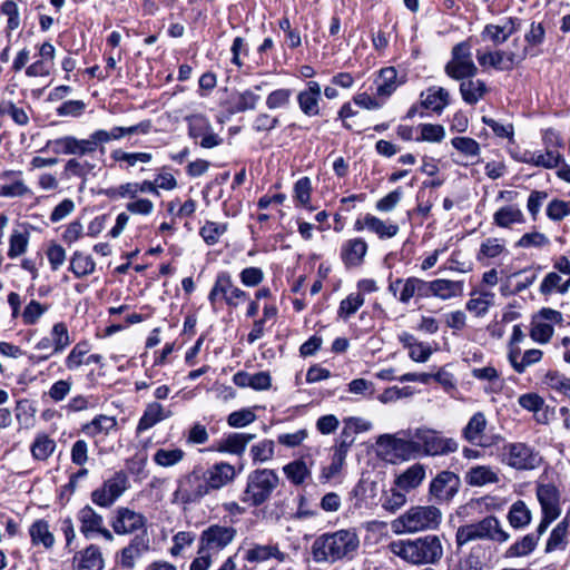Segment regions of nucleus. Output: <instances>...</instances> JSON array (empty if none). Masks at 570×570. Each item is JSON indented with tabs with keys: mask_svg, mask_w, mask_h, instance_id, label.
Here are the masks:
<instances>
[{
	"mask_svg": "<svg viewBox=\"0 0 570 570\" xmlns=\"http://www.w3.org/2000/svg\"><path fill=\"white\" fill-rule=\"evenodd\" d=\"M360 538L354 529H341L318 535L311 546V554L316 563L334 564L351 560L357 553Z\"/></svg>",
	"mask_w": 570,
	"mask_h": 570,
	"instance_id": "1",
	"label": "nucleus"
},
{
	"mask_svg": "<svg viewBox=\"0 0 570 570\" xmlns=\"http://www.w3.org/2000/svg\"><path fill=\"white\" fill-rule=\"evenodd\" d=\"M390 550L407 563L416 566L436 564L444 554L442 538L436 534L393 541Z\"/></svg>",
	"mask_w": 570,
	"mask_h": 570,
	"instance_id": "2",
	"label": "nucleus"
},
{
	"mask_svg": "<svg viewBox=\"0 0 570 570\" xmlns=\"http://www.w3.org/2000/svg\"><path fill=\"white\" fill-rule=\"evenodd\" d=\"M442 520V512L434 505H416L406 510L391 522L394 533H415L436 529Z\"/></svg>",
	"mask_w": 570,
	"mask_h": 570,
	"instance_id": "3",
	"label": "nucleus"
},
{
	"mask_svg": "<svg viewBox=\"0 0 570 570\" xmlns=\"http://www.w3.org/2000/svg\"><path fill=\"white\" fill-rule=\"evenodd\" d=\"M278 484L279 478L274 470L256 469L247 475L240 501L248 507L257 508L271 499Z\"/></svg>",
	"mask_w": 570,
	"mask_h": 570,
	"instance_id": "4",
	"label": "nucleus"
},
{
	"mask_svg": "<svg viewBox=\"0 0 570 570\" xmlns=\"http://www.w3.org/2000/svg\"><path fill=\"white\" fill-rule=\"evenodd\" d=\"M509 538V533L503 530L499 519L493 515L460 525L455 533V542L459 548L478 540L505 542Z\"/></svg>",
	"mask_w": 570,
	"mask_h": 570,
	"instance_id": "5",
	"label": "nucleus"
},
{
	"mask_svg": "<svg viewBox=\"0 0 570 570\" xmlns=\"http://www.w3.org/2000/svg\"><path fill=\"white\" fill-rule=\"evenodd\" d=\"M208 494L209 491L206 484L204 468L196 465L191 471L177 480V488L173 493V501L181 504L198 503Z\"/></svg>",
	"mask_w": 570,
	"mask_h": 570,
	"instance_id": "6",
	"label": "nucleus"
},
{
	"mask_svg": "<svg viewBox=\"0 0 570 570\" xmlns=\"http://www.w3.org/2000/svg\"><path fill=\"white\" fill-rule=\"evenodd\" d=\"M502 462L512 469L529 471L541 465L542 456L527 443L512 442L502 448Z\"/></svg>",
	"mask_w": 570,
	"mask_h": 570,
	"instance_id": "7",
	"label": "nucleus"
},
{
	"mask_svg": "<svg viewBox=\"0 0 570 570\" xmlns=\"http://www.w3.org/2000/svg\"><path fill=\"white\" fill-rule=\"evenodd\" d=\"M472 47L469 41L456 43L451 51V59L446 62L444 71L454 80L473 78L478 73V67L472 59Z\"/></svg>",
	"mask_w": 570,
	"mask_h": 570,
	"instance_id": "8",
	"label": "nucleus"
},
{
	"mask_svg": "<svg viewBox=\"0 0 570 570\" xmlns=\"http://www.w3.org/2000/svg\"><path fill=\"white\" fill-rule=\"evenodd\" d=\"M413 439L419 443V453L422 451L425 455H446L459 449L455 439L441 436L429 429H416L413 432Z\"/></svg>",
	"mask_w": 570,
	"mask_h": 570,
	"instance_id": "9",
	"label": "nucleus"
},
{
	"mask_svg": "<svg viewBox=\"0 0 570 570\" xmlns=\"http://www.w3.org/2000/svg\"><path fill=\"white\" fill-rule=\"evenodd\" d=\"M410 440H405L383 434L377 439V444L383 449V454L390 462L406 461L419 454V443L413 439V433L410 434Z\"/></svg>",
	"mask_w": 570,
	"mask_h": 570,
	"instance_id": "10",
	"label": "nucleus"
},
{
	"mask_svg": "<svg viewBox=\"0 0 570 570\" xmlns=\"http://www.w3.org/2000/svg\"><path fill=\"white\" fill-rule=\"evenodd\" d=\"M248 298L246 292L237 287L229 273L220 272L215 279L208 299L215 306L218 299L225 301L228 306L236 307Z\"/></svg>",
	"mask_w": 570,
	"mask_h": 570,
	"instance_id": "11",
	"label": "nucleus"
},
{
	"mask_svg": "<svg viewBox=\"0 0 570 570\" xmlns=\"http://www.w3.org/2000/svg\"><path fill=\"white\" fill-rule=\"evenodd\" d=\"M528 56L527 47L520 50L476 51V59L481 67H492L501 71L512 70Z\"/></svg>",
	"mask_w": 570,
	"mask_h": 570,
	"instance_id": "12",
	"label": "nucleus"
},
{
	"mask_svg": "<svg viewBox=\"0 0 570 570\" xmlns=\"http://www.w3.org/2000/svg\"><path fill=\"white\" fill-rule=\"evenodd\" d=\"M236 534L237 530L232 525L213 524L202 532L198 547L203 552L217 556L235 540Z\"/></svg>",
	"mask_w": 570,
	"mask_h": 570,
	"instance_id": "13",
	"label": "nucleus"
},
{
	"mask_svg": "<svg viewBox=\"0 0 570 570\" xmlns=\"http://www.w3.org/2000/svg\"><path fill=\"white\" fill-rule=\"evenodd\" d=\"M460 478L451 471H441L432 479L429 487V501L448 503L459 492Z\"/></svg>",
	"mask_w": 570,
	"mask_h": 570,
	"instance_id": "14",
	"label": "nucleus"
},
{
	"mask_svg": "<svg viewBox=\"0 0 570 570\" xmlns=\"http://www.w3.org/2000/svg\"><path fill=\"white\" fill-rule=\"evenodd\" d=\"M128 478L124 472H116L106 480L101 488L91 493V500L95 504L108 508L126 491Z\"/></svg>",
	"mask_w": 570,
	"mask_h": 570,
	"instance_id": "15",
	"label": "nucleus"
},
{
	"mask_svg": "<svg viewBox=\"0 0 570 570\" xmlns=\"http://www.w3.org/2000/svg\"><path fill=\"white\" fill-rule=\"evenodd\" d=\"M188 135L190 138L198 140L203 148L210 149L219 146L223 138L213 129L209 120L202 115H193L187 118Z\"/></svg>",
	"mask_w": 570,
	"mask_h": 570,
	"instance_id": "16",
	"label": "nucleus"
},
{
	"mask_svg": "<svg viewBox=\"0 0 570 570\" xmlns=\"http://www.w3.org/2000/svg\"><path fill=\"white\" fill-rule=\"evenodd\" d=\"M389 291L402 304L412 298H426V281L419 277L396 278L389 285Z\"/></svg>",
	"mask_w": 570,
	"mask_h": 570,
	"instance_id": "17",
	"label": "nucleus"
},
{
	"mask_svg": "<svg viewBox=\"0 0 570 570\" xmlns=\"http://www.w3.org/2000/svg\"><path fill=\"white\" fill-rule=\"evenodd\" d=\"M151 129V122L149 120L141 121L139 124L129 126V127H121L116 126L112 127L110 130L105 129H98L94 131L90 137L92 141V146L95 151L97 150L99 145L108 144L112 140H120L121 138L126 136L142 134L146 135Z\"/></svg>",
	"mask_w": 570,
	"mask_h": 570,
	"instance_id": "18",
	"label": "nucleus"
},
{
	"mask_svg": "<svg viewBox=\"0 0 570 570\" xmlns=\"http://www.w3.org/2000/svg\"><path fill=\"white\" fill-rule=\"evenodd\" d=\"M146 518L144 514L129 508L120 507L115 511L111 527L117 534H131L137 531H146Z\"/></svg>",
	"mask_w": 570,
	"mask_h": 570,
	"instance_id": "19",
	"label": "nucleus"
},
{
	"mask_svg": "<svg viewBox=\"0 0 570 570\" xmlns=\"http://www.w3.org/2000/svg\"><path fill=\"white\" fill-rule=\"evenodd\" d=\"M206 484L209 493L218 491L234 482L237 471L234 465L228 462H216L208 469H204Z\"/></svg>",
	"mask_w": 570,
	"mask_h": 570,
	"instance_id": "20",
	"label": "nucleus"
},
{
	"mask_svg": "<svg viewBox=\"0 0 570 570\" xmlns=\"http://www.w3.org/2000/svg\"><path fill=\"white\" fill-rule=\"evenodd\" d=\"M55 154L85 156L95 153L91 137L87 139H78L73 136H65L47 142Z\"/></svg>",
	"mask_w": 570,
	"mask_h": 570,
	"instance_id": "21",
	"label": "nucleus"
},
{
	"mask_svg": "<svg viewBox=\"0 0 570 570\" xmlns=\"http://www.w3.org/2000/svg\"><path fill=\"white\" fill-rule=\"evenodd\" d=\"M505 240L497 237L485 238L475 255V258L482 265L495 264L498 261L509 256Z\"/></svg>",
	"mask_w": 570,
	"mask_h": 570,
	"instance_id": "22",
	"label": "nucleus"
},
{
	"mask_svg": "<svg viewBox=\"0 0 570 570\" xmlns=\"http://www.w3.org/2000/svg\"><path fill=\"white\" fill-rule=\"evenodd\" d=\"M464 292L463 281L438 278L426 281V297L434 296L442 301L461 297Z\"/></svg>",
	"mask_w": 570,
	"mask_h": 570,
	"instance_id": "23",
	"label": "nucleus"
},
{
	"mask_svg": "<svg viewBox=\"0 0 570 570\" xmlns=\"http://www.w3.org/2000/svg\"><path fill=\"white\" fill-rule=\"evenodd\" d=\"M537 499L541 505L542 514L549 519H558L561 514L560 492L553 484H539Z\"/></svg>",
	"mask_w": 570,
	"mask_h": 570,
	"instance_id": "24",
	"label": "nucleus"
},
{
	"mask_svg": "<svg viewBox=\"0 0 570 570\" xmlns=\"http://www.w3.org/2000/svg\"><path fill=\"white\" fill-rule=\"evenodd\" d=\"M149 537L146 531L135 535L130 543L120 552V566L127 569L134 568L136 561L149 550Z\"/></svg>",
	"mask_w": 570,
	"mask_h": 570,
	"instance_id": "25",
	"label": "nucleus"
},
{
	"mask_svg": "<svg viewBox=\"0 0 570 570\" xmlns=\"http://www.w3.org/2000/svg\"><path fill=\"white\" fill-rule=\"evenodd\" d=\"M287 554L279 550L277 543H268V544H252L245 551L244 559L249 563H262L269 561L272 559L277 560L278 562H284Z\"/></svg>",
	"mask_w": 570,
	"mask_h": 570,
	"instance_id": "26",
	"label": "nucleus"
},
{
	"mask_svg": "<svg viewBox=\"0 0 570 570\" xmlns=\"http://www.w3.org/2000/svg\"><path fill=\"white\" fill-rule=\"evenodd\" d=\"M322 90L317 81H308L306 89L297 95V102L302 112L308 117L320 114Z\"/></svg>",
	"mask_w": 570,
	"mask_h": 570,
	"instance_id": "27",
	"label": "nucleus"
},
{
	"mask_svg": "<svg viewBox=\"0 0 570 570\" xmlns=\"http://www.w3.org/2000/svg\"><path fill=\"white\" fill-rule=\"evenodd\" d=\"M495 294L483 287H476L470 293V298L465 303L468 312L475 317H483L494 305Z\"/></svg>",
	"mask_w": 570,
	"mask_h": 570,
	"instance_id": "28",
	"label": "nucleus"
},
{
	"mask_svg": "<svg viewBox=\"0 0 570 570\" xmlns=\"http://www.w3.org/2000/svg\"><path fill=\"white\" fill-rule=\"evenodd\" d=\"M355 227L358 230L367 228L380 238H391L399 232L396 224H393L390 219H381L376 216H365L363 219H357Z\"/></svg>",
	"mask_w": 570,
	"mask_h": 570,
	"instance_id": "29",
	"label": "nucleus"
},
{
	"mask_svg": "<svg viewBox=\"0 0 570 570\" xmlns=\"http://www.w3.org/2000/svg\"><path fill=\"white\" fill-rule=\"evenodd\" d=\"M487 423L485 415L482 412L474 413L462 431L463 438L474 445L489 446L490 443L487 442L484 436Z\"/></svg>",
	"mask_w": 570,
	"mask_h": 570,
	"instance_id": "30",
	"label": "nucleus"
},
{
	"mask_svg": "<svg viewBox=\"0 0 570 570\" xmlns=\"http://www.w3.org/2000/svg\"><path fill=\"white\" fill-rule=\"evenodd\" d=\"M265 86H267V82H262L250 89L236 92L232 97V111L245 112L254 110L261 101V96L256 91H262Z\"/></svg>",
	"mask_w": 570,
	"mask_h": 570,
	"instance_id": "31",
	"label": "nucleus"
},
{
	"mask_svg": "<svg viewBox=\"0 0 570 570\" xmlns=\"http://www.w3.org/2000/svg\"><path fill=\"white\" fill-rule=\"evenodd\" d=\"M173 415V412L169 409H166L158 402H150L147 404L142 416L140 417L137 432H144L151 429L157 423L169 419Z\"/></svg>",
	"mask_w": 570,
	"mask_h": 570,
	"instance_id": "32",
	"label": "nucleus"
},
{
	"mask_svg": "<svg viewBox=\"0 0 570 570\" xmlns=\"http://www.w3.org/2000/svg\"><path fill=\"white\" fill-rule=\"evenodd\" d=\"M425 475V466L421 463H415L399 474L394 483L400 490L410 492L422 484Z\"/></svg>",
	"mask_w": 570,
	"mask_h": 570,
	"instance_id": "33",
	"label": "nucleus"
},
{
	"mask_svg": "<svg viewBox=\"0 0 570 570\" xmlns=\"http://www.w3.org/2000/svg\"><path fill=\"white\" fill-rule=\"evenodd\" d=\"M78 521L80 522V532L87 538L91 539L101 530L104 525V518L97 513L90 505H85L78 512Z\"/></svg>",
	"mask_w": 570,
	"mask_h": 570,
	"instance_id": "34",
	"label": "nucleus"
},
{
	"mask_svg": "<svg viewBox=\"0 0 570 570\" xmlns=\"http://www.w3.org/2000/svg\"><path fill=\"white\" fill-rule=\"evenodd\" d=\"M460 81V94L463 101L468 105L478 104L488 92V87L481 79H474L473 77Z\"/></svg>",
	"mask_w": 570,
	"mask_h": 570,
	"instance_id": "35",
	"label": "nucleus"
},
{
	"mask_svg": "<svg viewBox=\"0 0 570 570\" xmlns=\"http://www.w3.org/2000/svg\"><path fill=\"white\" fill-rule=\"evenodd\" d=\"M117 430V420L115 416L97 415L90 422L82 426V432L90 438L109 435Z\"/></svg>",
	"mask_w": 570,
	"mask_h": 570,
	"instance_id": "36",
	"label": "nucleus"
},
{
	"mask_svg": "<svg viewBox=\"0 0 570 570\" xmlns=\"http://www.w3.org/2000/svg\"><path fill=\"white\" fill-rule=\"evenodd\" d=\"M422 105L424 108L441 114L450 104V94L443 87H430L425 92L421 94Z\"/></svg>",
	"mask_w": 570,
	"mask_h": 570,
	"instance_id": "37",
	"label": "nucleus"
},
{
	"mask_svg": "<svg viewBox=\"0 0 570 570\" xmlns=\"http://www.w3.org/2000/svg\"><path fill=\"white\" fill-rule=\"evenodd\" d=\"M498 481V471L490 465L472 466L465 474V482L472 487H484Z\"/></svg>",
	"mask_w": 570,
	"mask_h": 570,
	"instance_id": "38",
	"label": "nucleus"
},
{
	"mask_svg": "<svg viewBox=\"0 0 570 570\" xmlns=\"http://www.w3.org/2000/svg\"><path fill=\"white\" fill-rule=\"evenodd\" d=\"M255 434L232 433L219 442L218 451L235 455H243L248 443L253 441Z\"/></svg>",
	"mask_w": 570,
	"mask_h": 570,
	"instance_id": "39",
	"label": "nucleus"
},
{
	"mask_svg": "<svg viewBox=\"0 0 570 570\" xmlns=\"http://www.w3.org/2000/svg\"><path fill=\"white\" fill-rule=\"evenodd\" d=\"M563 160V156L554 149L547 148L546 151H532L524 155V161L538 167L556 168Z\"/></svg>",
	"mask_w": 570,
	"mask_h": 570,
	"instance_id": "40",
	"label": "nucleus"
},
{
	"mask_svg": "<svg viewBox=\"0 0 570 570\" xmlns=\"http://www.w3.org/2000/svg\"><path fill=\"white\" fill-rule=\"evenodd\" d=\"M57 443L47 433H37L30 445V452L35 460L47 461L56 451Z\"/></svg>",
	"mask_w": 570,
	"mask_h": 570,
	"instance_id": "41",
	"label": "nucleus"
},
{
	"mask_svg": "<svg viewBox=\"0 0 570 570\" xmlns=\"http://www.w3.org/2000/svg\"><path fill=\"white\" fill-rule=\"evenodd\" d=\"M29 535L33 546H41L45 549H51L55 544V535L50 531L49 523L46 520H37L29 528Z\"/></svg>",
	"mask_w": 570,
	"mask_h": 570,
	"instance_id": "42",
	"label": "nucleus"
},
{
	"mask_svg": "<svg viewBox=\"0 0 570 570\" xmlns=\"http://www.w3.org/2000/svg\"><path fill=\"white\" fill-rule=\"evenodd\" d=\"M77 570H101L104 558L98 547L91 544L75 557Z\"/></svg>",
	"mask_w": 570,
	"mask_h": 570,
	"instance_id": "43",
	"label": "nucleus"
},
{
	"mask_svg": "<svg viewBox=\"0 0 570 570\" xmlns=\"http://www.w3.org/2000/svg\"><path fill=\"white\" fill-rule=\"evenodd\" d=\"M111 159L119 164L121 169H130L138 164H148L153 160L150 153H128L122 149H115L110 154Z\"/></svg>",
	"mask_w": 570,
	"mask_h": 570,
	"instance_id": "44",
	"label": "nucleus"
},
{
	"mask_svg": "<svg viewBox=\"0 0 570 570\" xmlns=\"http://www.w3.org/2000/svg\"><path fill=\"white\" fill-rule=\"evenodd\" d=\"M376 94L379 96L389 97L399 87L397 71L393 67L383 68L375 81Z\"/></svg>",
	"mask_w": 570,
	"mask_h": 570,
	"instance_id": "45",
	"label": "nucleus"
},
{
	"mask_svg": "<svg viewBox=\"0 0 570 570\" xmlns=\"http://www.w3.org/2000/svg\"><path fill=\"white\" fill-rule=\"evenodd\" d=\"M367 252V245L363 239L348 240L343 247L342 256L347 265H358Z\"/></svg>",
	"mask_w": 570,
	"mask_h": 570,
	"instance_id": "46",
	"label": "nucleus"
},
{
	"mask_svg": "<svg viewBox=\"0 0 570 570\" xmlns=\"http://www.w3.org/2000/svg\"><path fill=\"white\" fill-rule=\"evenodd\" d=\"M185 455V451L179 448H160L155 452L153 460L161 468H171L179 464Z\"/></svg>",
	"mask_w": 570,
	"mask_h": 570,
	"instance_id": "47",
	"label": "nucleus"
},
{
	"mask_svg": "<svg viewBox=\"0 0 570 570\" xmlns=\"http://www.w3.org/2000/svg\"><path fill=\"white\" fill-rule=\"evenodd\" d=\"M96 263L91 256L85 255L81 252H75L71 259L69 269L77 278L86 277L95 272Z\"/></svg>",
	"mask_w": 570,
	"mask_h": 570,
	"instance_id": "48",
	"label": "nucleus"
},
{
	"mask_svg": "<svg viewBox=\"0 0 570 570\" xmlns=\"http://www.w3.org/2000/svg\"><path fill=\"white\" fill-rule=\"evenodd\" d=\"M285 476L295 485L304 483L311 471L303 460H295L283 466Z\"/></svg>",
	"mask_w": 570,
	"mask_h": 570,
	"instance_id": "49",
	"label": "nucleus"
},
{
	"mask_svg": "<svg viewBox=\"0 0 570 570\" xmlns=\"http://www.w3.org/2000/svg\"><path fill=\"white\" fill-rule=\"evenodd\" d=\"M508 519L513 528H524L531 521V512L528 509L527 504L523 501L519 500L511 505Z\"/></svg>",
	"mask_w": 570,
	"mask_h": 570,
	"instance_id": "50",
	"label": "nucleus"
},
{
	"mask_svg": "<svg viewBox=\"0 0 570 570\" xmlns=\"http://www.w3.org/2000/svg\"><path fill=\"white\" fill-rule=\"evenodd\" d=\"M9 116L18 126H27L29 124V115L22 107L17 106L11 100L0 101V117Z\"/></svg>",
	"mask_w": 570,
	"mask_h": 570,
	"instance_id": "51",
	"label": "nucleus"
},
{
	"mask_svg": "<svg viewBox=\"0 0 570 570\" xmlns=\"http://www.w3.org/2000/svg\"><path fill=\"white\" fill-rule=\"evenodd\" d=\"M50 340L53 345V354L63 352L71 344L67 325L62 322L56 323L51 328Z\"/></svg>",
	"mask_w": 570,
	"mask_h": 570,
	"instance_id": "52",
	"label": "nucleus"
},
{
	"mask_svg": "<svg viewBox=\"0 0 570 570\" xmlns=\"http://www.w3.org/2000/svg\"><path fill=\"white\" fill-rule=\"evenodd\" d=\"M539 541V535L534 533H529L524 535L521 540L513 543L507 551L508 557H523L531 553L537 547Z\"/></svg>",
	"mask_w": 570,
	"mask_h": 570,
	"instance_id": "53",
	"label": "nucleus"
},
{
	"mask_svg": "<svg viewBox=\"0 0 570 570\" xmlns=\"http://www.w3.org/2000/svg\"><path fill=\"white\" fill-rule=\"evenodd\" d=\"M569 521L564 518L557 527L552 530L547 546L546 551L551 552L566 546V539L568 534Z\"/></svg>",
	"mask_w": 570,
	"mask_h": 570,
	"instance_id": "54",
	"label": "nucleus"
},
{
	"mask_svg": "<svg viewBox=\"0 0 570 570\" xmlns=\"http://www.w3.org/2000/svg\"><path fill=\"white\" fill-rule=\"evenodd\" d=\"M417 129L420 137L415 138L416 141L441 142L445 137V129L442 125L420 124Z\"/></svg>",
	"mask_w": 570,
	"mask_h": 570,
	"instance_id": "55",
	"label": "nucleus"
},
{
	"mask_svg": "<svg viewBox=\"0 0 570 570\" xmlns=\"http://www.w3.org/2000/svg\"><path fill=\"white\" fill-rule=\"evenodd\" d=\"M406 501L404 491L396 487L382 497V508L390 513H395L405 505Z\"/></svg>",
	"mask_w": 570,
	"mask_h": 570,
	"instance_id": "56",
	"label": "nucleus"
},
{
	"mask_svg": "<svg viewBox=\"0 0 570 570\" xmlns=\"http://www.w3.org/2000/svg\"><path fill=\"white\" fill-rule=\"evenodd\" d=\"M227 232V224L224 222H207L200 229L204 240L212 245L219 242L220 237Z\"/></svg>",
	"mask_w": 570,
	"mask_h": 570,
	"instance_id": "57",
	"label": "nucleus"
},
{
	"mask_svg": "<svg viewBox=\"0 0 570 570\" xmlns=\"http://www.w3.org/2000/svg\"><path fill=\"white\" fill-rule=\"evenodd\" d=\"M88 352L89 346L87 342L77 343L66 357V367L69 371H75L79 368L83 363H86L85 356L88 354Z\"/></svg>",
	"mask_w": 570,
	"mask_h": 570,
	"instance_id": "58",
	"label": "nucleus"
},
{
	"mask_svg": "<svg viewBox=\"0 0 570 570\" xmlns=\"http://www.w3.org/2000/svg\"><path fill=\"white\" fill-rule=\"evenodd\" d=\"M275 444L272 440H263L250 448V455L254 463H264L274 458Z\"/></svg>",
	"mask_w": 570,
	"mask_h": 570,
	"instance_id": "59",
	"label": "nucleus"
},
{
	"mask_svg": "<svg viewBox=\"0 0 570 570\" xmlns=\"http://www.w3.org/2000/svg\"><path fill=\"white\" fill-rule=\"evenodd\" d=\"M546 384L570 400V377L558 372H549L546 375Z\"/></svg>",
	"mask_w": 570,
	"mask_h": 570,
	"instance_id": "60",
	"label": "nucleus"
},
{
	"mask_svg": "<svg viewBox=\"0 0 570 570\" xmlns=\"http://www.w3.org/2000/svg\"><path fill=\"white\" fill-rule=\"evenodd\" d=\"M364 304V297L360 293H352L340 304L337 314L341 318H348Z\"/></svg>",
	"mask_w": 570,
	"mask_h": 570,
	"instance_id": "61",
	"label": "nucleus"
},
{
	"mask_svg": "<svg viewBox=\"0 0 570 570\" xmlns=\"http://www.w3.org/2000/svg\"><path fill=\"white\" fill-rule=\"evenodd\" d=\"M452 146L466 157H478L480 155V145L470 137H454L451 140Z\"/></svg>",
	"mask_w": 570,
	"mask_h": 570,
	"instance_id": "62",
	"label": "nucleus"
},
{
	"mask_svg": "<svg viewBox=\"0 0 570 570\" xmlns=\"http://www.w3.org/2000/svg\"><path fill=\"white\" fill-rule=\"evenodd\" d=\"M292 95V90L287 88L273 90L266 98V106L272 110L285 108L289 105Z\"/></svg>",
	"mask_w": 570,
	"mask_h": 570,
	"instance_id": "63",
	"label": "nucleus"
},
{
	"mask_svg": "<svg viewBox=\"0 0 570 570\" xmlns=\"http://www.w3.org/2000/svg\"><path fill=\"white\" fill-rule=\"evenodd\" d=\"M28 233L14 230L10 236V246L8 250V256L10 258H16L22 255L28 246Z\"/></svg>",
	"mask_w": 570,
	"mask_h": 570,
	"instance_id": "64",
	"label": "nucleus"
}]
</instances>
